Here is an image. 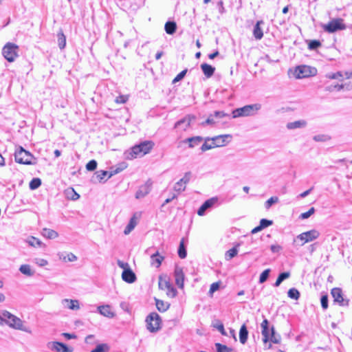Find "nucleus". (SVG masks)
Listing matches in <instances>:
<instances>
[{"label": "nucleus", "mask_w": 352, "mask_h": 352, "mask_svg": "<svg viewBox=\"0 0 352 352\" xmlns=\"http://www.w3.org/2000/svg\"><path fill=\"white\" fill-rule=\"evenodd\" d=\"M33 158V155L25 150L22 146H19L14 153L15 162L19 164L26 165L34 164L35 162H32Z\"/></svg>", "instance_id": "4"}, {"label": "nucleus", "mask_w": 352, "mask_h": 352, "mask_svg": "<svg viewBox=\"0 0 352 352\" xmlns=\"http://www.w3.org/2000/svg\"><path fill=\"white\" fill-rule=\"evenodd\" d=\"M41 185V180L40 178H38V177H35V178H33L30 184H29V187L31 190H36L37 189L38 187H40Z\"/></svg>", "instance_id": "40"}, {"label": "nucleus", "mask_w": 352, "mask_h": 352, "mask_svg": "<svg viewBox=\"0 0 352 352\" xmlns=\"http://www.w3.org/2000/svg\"><path fill=\"white\" fill-rule=\"evenodd\" d=\"M42 235L49 239H53L58 237V234L54 230L49 228H43L41 232Z\"/></svg>", "instance_id": "28"}, {"label": "nucleus", "mask_w": 352, "mask_h": 352, "mask_svg": "<svg viewBox=\"0 0 352 352\" xmlns=\"http://www.w3.org/2000/svg\"><path fill=\"white\" fill-rule=\"evenodd\" d=\"M263 21H258L254 26L253 35L256 40H261L263 36V32L260 25L263 24Z\"/></svg>", "instance_id": "24"}, {"label": "nucleus", "mask_w": 352, "mask_h": 352, "mask_svg": "<svg viewBox=\"0 0 352 352\" xmlns=\"http://www.w3.org/2000/svg\"><path fill=\"white\" fill-rule=\"evenodd\" d=\"M97 162L95 160H90L86 165L87 170L93 171L97 168Z\"/></svg>", "instance_id": "54"}, {"label": "nucleus", "mask_w": 352, "mask_h": 352, "mask_svg": "<svg viewBox=\"0 0 352 352\" xmlns=\"http://www.w3.org/2000/svg\"><path fill=\"white\" fill-rule=\"evenodd\" d=\"M261 333L263 336V341L264 343H267L270 340V336H271V330L270 328V323L267 319L265 318L261 324Z\"/></svg>", "instance_id": "14"}, {"label": "nucleus", "mask_w": 352, "mask_h": 352, "mask_svg": "<svg viewBox=\"0 0 352 352\" xmlns=\"http://www.w3.org/2000/svg\"><path fill=\"white\" fill-rule=\"evenodd\" d=\"M136 224H137V222L135 219V217H133L132 218H131L129 223L124 228V234H129L134 229Z\"/></svg>", "instance_id": "36"}, {"label": "nucleus", "mask_w": 352, "mask_h": 352, "mask_svg": "<svg viewBox=\"0 0 352 352\" xmlns=\"http://www.w3.org/2000/svg\"><path fill=\"white\" fill-rule=\"evenodd\" d=\"M307 125V122L305 120H299L294 122H288L286 127L289 130H294L296 129L305 128Z\"/></svg>", "instance_id": "21"}, {"label": "nucleus", "mask_w": 352, "mask_h": 352, "mask_svg": "<svg viewBox=\"0 0 352 352\" xmlns=\"http://www.w3.org/2000/svg\"><path fill=\"white\" fill-rule=\"evenodd\" d=\"M126 168V165L123 163L122 164H120L119 167L116 168L115 169H112L109 173V178L112 177L113 175L119 173L120 172L122 171L124 169Z\"/></svg>", "instance_id": "47"}, {"label": "nucleus", "mask_w": 352, "mask_h": 352, "mask_svg": "<svg viewBox=\"0 0 352 352\" xmlns=\"http://www.w3.org/2000/svg\"><path fill=\"white\" fill-rule=\"evenodd\" d=\"M323 29L329 33H333L338 30L346 29V25L343 23L342 19H336L331 20L329 23L324 25Z\"/></svg>", "instance_id": "8"}, {"label": "nucleus", "mask_w": 352, "mask_h": 352, "mask_svg": "<svg viewBox=\"0 0 352 352\" xmlns=\"http://www.w3.org/2000/svg\"><path fill=\"white\" fill-rule=\"evenodd\" d=\"M218 201H219V199L217 197H213L210 199H207L202 204V205L198 209L197 214L199 216L205 215V214L208 210L211 209L215 205H218Z\"/></svg>", "instance_id": "11"}, {"label": "nucleus", "mask_w": 352, "mask_h": 352, "mask_svg": "<svg viewBox=\"0 0 352 352\" xmlns=\"http://www.w3.org/2000/svg\"><path fill=\"white\" fill-rule=\"evenodd\" d=\"M261 109L260 103L245 105L232 111V118L254 116Z\"/></svg>", "instance_id": "2"}, {"label": "nucleus", "mask_w": 352, "mask_h": 352, "mask_svg": "<svg viewBox=\"0 0 352 352\" xmlns=\"http://www.w3.org/2000/svg\"><path fill=\"white\" fill-rule=\"evenodd\" d=\"M270 272V269H266L261 274L259 277L260 283H263L268 279Z\"/></svg>", "instance_id": "43"}, {"label": "nucleus", "mask_w": 352, "mask_h": 352, "mask_svg": "<svg viewBox=\"0 0 352 352\" xmlns=\"http://www.w3.org/2000/svg\"><path fill=\"white\" fill-rule=\"evenodd\" d=\"M155 305L157 309L160 312L166 311L170 307V304L168 302H165L163 300L155 299Z\"/></svg>", "instance_id": "33"}, {"label": "nucleus", "mask_w": 352, "mask_h": 352, "mask_svg": "<svg viewBox=\"0 0 352 352\" xmlns=\"http://www.w3.org/2000/svg\"><path fill=\"white\" fill-rule=\"evenodd\" d=\"M177 254L180 258H185L187 256L186 247L184 242V239H182L177 250Z\"/></svg>", "instance_id": "30"}, {"label": "nucleus", "mask_w": 352, "mask_h": 352, "mask_svg": "<svg viewBox=\"0 0 352 352\" xmlns=\"http://www.w3.org/2000/svg\"><path fill=\"white\" fill-rule=\"evenodd\" d=\"M342 77V74L340 72L336 73H329L326 74V78L329 79H338Z\"/></svg>", "instance_id": "57"}, {"label": "nucleus", "mask_w": 352, "mask_h": 352, "mask_svg": "<svg viewBox=\"0 0 352 352\" xmlns=\"http://www.w3.org/2000/svg\"><path fill=\"white\" fill-rule=\"evenodd\" d=\"M330 139L331 138L329 135L324 134H319L313 137V140L316 142H326Z\"/></svg>", "instance_id": "45"}, {"label": "nucleus", "mask_w": 352, "mask_h": 352, "mask_svg": "<svg viewBox=\"0 0 352 352\" xmlns=\"http://www.w3.org/2000/svg\"><path fill=\"white\" fill-rule=\"evenodd\" d=\"M67 197L72 200H77L79 199L80 195L74 190V188H71L67 190Z\"/></svg>", "instance_id": "42"}, {"label": "nucleus", "mask_w": 352, "mask_h": 352, "mask_svg": "<svg viewBox=\"0 0 352 352\" xmlns=\"http://www.w3.org/2000/svg\"><path fill=\"white\" fill-rule=\"evenodd\" d=\"M109 350V346L106 344H100L96 346L91 352H106Z\"/></svg>", "instance_id": "46"}, {"label": "nucleus", "mask_w": 352, "mask_h": 352, "mask_svg": "<svg viewBox=\"0 0 352 352\" xmlns=\"http://www.w3.org/2000/svg\"><path fill=\"white\" fill-rule=\"evenodd\" d=\"M18 46L14 43H8L2 50L4 58L9 62H13L18 56Z\"/></svg>", "instance_id": "7"}, {"label": "nucleus", "mask_w": 352, "mask_h": 352, "mask_svg": "<svg viewBox=\"0 0 352 352\" xmlns=\"http://www.w3.org/2000/svg\"><path fill=\"white\" fill-rule=\"evenodd\" d=\"M56 352H73V348L69 347L65 344L58 342Z\"/></svg>", "instance_id": "39"}, {"label": "nucleus", "mask_w": 352, "mask_h": 352, "mask_svg": "<svg viewBox=\"0 0 352 352\" xmlns=\"http://www.w3.org/2000/svg\"><path fill=\"white\" fill-rule=\"evenodd\" d=\"M63 304L65 307L72 310H78L80 309L78 300L64 299L63 300Z\"/></svg>", "instance_id": "23"}, {"label": "nucleus", "mask_w": 352, "mask_h": 352, "mask_svg": "<svg viewBox=\"0 0 352 352\" xmlns=\"http://www.w3.org/2000/svg\"><path fill=\"white\" fill-rule=\"evenodd\" d=\"M57 344H58V342H49L47 344V346L49 349H50L52 351H55L56 352L57 347H58Z\"/></svg>", "instance_id": "64"}, {"label": "nucleus", "mask_w": 352, "mask_h": 352, "mask_svg": "<svg viewBox=\"0 0 352 352\" xmlns=\"http://www.w3.org/2000/svg\"><path fill=\"white\" fill-rule=\"evenodd\" d=\"M320 303L324 310L327 309L329 306V300L327 294L322 295L320 298Z\"/></svg>", "instance_id": "51"}, {"label": "nucleus", "mask_w": 352, "mask_h": 352, "mask_svg": "<svg viewBox=\"0 0 352 352\" xmlns=\"http://www.w3.org/2000/svg\"><path fill=\"white\" fill-rule=\"evenodd\" d=\"M190 177H191V173L187 172L184 174V176L179 180L181 181V182H182L185 185H186L190 182Z\"/></svg>", "instance_id": "61"}, {"label": "nucleus", "mask_w": 352, "mask_h": 352, "mask_svg": "<svg viewBox=\"0 0 352 352\" xmlns=\"http://www.w3.org/2000/svg\"><path fill=\"white\" fill-rule=\"evenodd\" d=\"M207 141H209L207 140V138L205 139V142L201 145V150L202 152H205L208 150L212 149L213 148H215L213 142L211 144H208Z\"/></svg>", "instance_id": "52"}, {"label": "nucleus", "mask_w": 352, "mask_h": 352, "mask_svg": "<svg viewBox=\"0 0 352 352\" xmlns=\"http://www.w3.org/2000/svg\"><path fill=\"white\" fill-rule=\"evenodd\" d=\"M344 85L343 84H341V85H339V84H335V85H330L329 86H327L325 87V90L327 91H333L334 90H338V91H340L341 89H342L344 88Z\"/></svg>", "instance_id": "44"}, {"label": "nucleus", "mask_w": 352, "mask_h": 352, "mask_svg": "<svg viewBox=\"0 0 352 352\" xmlns=\"http://www.w3.org/2000/svg\"><path fill=\"white\" fill-rule=\"evenodd\" d=\"M201 69L204 74L207 78H210L214 74L215 71V68L214 67L207 63H202L201 65Z\"/></svg>", "instance_id": "26"}, {"label": "nucleus", "mask_w": 352, "mask_h": 352, "mask_svg": "<svg viewBox=\"0 0 352 352\" xmlns=\"http://www.w3.org/2000/svg\"><path fill=\"white\" fill-rule=\"evenodd\" d=\"M146 329L151 333H155L161 329V318L156 312L151 313L146 318Z\"/></svg>", "instance_id": "5"}, {"label": "nucleus", "mask_w": 352, "mask_h": 352, "mask_svg": "<svg viewBox=\"0 0 352 352\" xmlns=\"http://www.w3.org/2000/svg\"><path fill=\"white\" fill-rule=\"evenodd\" d=\"M122 280L128 283H133L136 280V275L129 267L124 269L122 273Z\"/></svg>", "instance_id": "16"}, {"label": "nucleus", "mask_w": 352, "mask_h": 352, "mask_svg": "<svg viewBox=\"0 0 352 352\" xmlns=\"http://www.w3.org/2000/svg\"><path fill=\"white\" fill-rule=\"evenodd\" d=\"M317 69L308 65H300L296 67L294 76L296 78H304L309 76H314L316 74Z\"/></svg>", "instance_id": "6"}, {"label": "nucleus", "mask_w": 352, "mask_h": 352, "mask_svg": "<svg viewBox=\"0 0 352 352\" xmlns=\"http://www.w3.org/2000/svg\"><path fill=\"white\" fill-rule=\"evenodd\" d=\"M164 259V257L163 256L160 255L158 252H156L155 253L153 254L151 256V265L158 268L161 265Z\"/></svg>", "instance_id": "25"}, {"label": "nucleus", "mask_w": 352, "mask_h": 352, "mask_svg": "<svg viewBox=\"0 0 352 352\" xmlns=\"http://www.w3.org/2000/svg\"><path fill=\"white\" fill-rule=\"evenodd\" d=\"M214 117L217 118H222L224 117H230V115L225 113L224 111H216L214 112V114H212Z\"/></svg>", "instance_id": "59"}, {"label": "nucleus", "mask_w": 352, "mask_h": 352, "mask_svg": "<svg viewBox=\"0 0 352 352\" xmlns=\"http://www.w3.org/2000/svg\"><path fill=\"white\" fill-rule=\"evenodd\" d=\"M220 287V283L216 282L213 283L210 287L209 293L213 294L214 292L217 291Z\"/></svg>", "instance_id": "62"}, {"label": "nucleus", "mask_w": 352, "mask_h": 352, "mask_svg": "<svg viewBox=\"0 0 352 352\" xmlns=\"http://www.w3.org/2000/svg\"><path fill=\"white\" fill-rule=\"evenodd\" d=\"M195 116L193 115H188L177 121L175 124V128H182V130L186 131L190 126L191 122L195 120Z\"/></svg>", "instance_id": "13"}, {"label": "nucleus", "mask_w": 352, "mask_h": 352, "mask_svg": "<svg viewBox=\"0 0 352 352\" xmlns=\"http://www.w3.org/2000/svg\"><path fill=\"white\" fill-rule=\"evenodd\" d=\"M151 190V184L146 182L141 186L135 193L136 199H141L147 195Z\"/></svg>", "instance_id": "19"}, {"label": "nucleus", "mask_w": 352, "mask_h": 352, "mask_svg": "<svg viewBox=\"0 0 352 352\" xmlns=\"http://www.w3.org/2000/svg\"><path fill=\"white\" fill-rule=\"evenodd\" d=\"M290 277V272H284L279 274L276 282L274 283V287H278L281 283L285 280V279Z\"/></svg>", "instance_id": "34"}, {"label": "nucleus", "mask_w": 352, "mask_h": 352, "mask_svg": "<svg viewBox=\"0 0 352 352\" xmlns=\"http://www.w3.org/2000/svg\"><path fill=\"white\" fill-rule=\"evenodd\" d=\"M29 243L30 245L32 246H34V247H36V246H41V241L40 240H38V239L32 236L30 241H29Z\"/></svg>", "instance_id": "60"}, {"label": "nucleus", "mask_w": 352, "mask_h": 352, "mask_svg": "<svg viewBox=\"0 0 352 352\" xmlns=\"http://www.w3.org/2000/svg\"><path fill=\"white\" fill-rule=\"evenodd\" d=\"M19 271L28 276H32L34 275V272L31 270L29 265H21L19 267Z\"/></svg>", "instance_id": "37"}, {"label": "nucleus", "mask_w": 352, "mask_h": 352, "mask_svg": "<svg viewBox=\"0 0 352 352\" xmlns=\"http://www.w3.org/2000/svg\"><path fill=\"white\" fill-rule=\"evenodd\" d=\"M173 189L175 191L180 192L186 189V185L179 180L174 186Z\"/></svg>", "instance_id": "50"}, {"label": "nucleus", "mask_w": 352, "mask_h": 352, "mask_svg": "<svg viewBox=\"0 0 352 352\" xmlns=\"http://www.w3.org/2000/svg\"><path fill=\"white\" fill-rule=\"evenodd\" d=\"M63 260L65 261L73 262L77 260V256L74 255L73 253H69L67 255V256H65L63 258Z\"/></svg>", "instance_id": "63"}, {"label": "nucleus", "mask_w": 352, "mask_h": 352, "mask_svg": "<svg viewBox=\"0 0 352 352\" xmlns=\"http://www.w3.org/2000/svg\"><path fill=\"white\" fill-rule=\"evenodd\" d=\"M187 69H184L183 71H182L181 72H179L175 77V78L173 80V83L175 84L179 81H180L181 80H182L184 76H186V73H187Z\"/></svg>", "instance_id": "53"}, {"label": "nucleus", "mask_w": 352, "mask_h": 352, "mask_svg": "<svg viewBox=\"0 0 352 352\" xmlns=\"http://www.w3.org/2000/svg\"><path fill=\"white\" fill-rule=\"evenodd\" d=\"M314 212H315V208L314 207H312L307 212L301 213L300 215V219H307L311 215H312Z\"/></svg>", "instance_id": "56"}, {"label": "nucleus", "mask_w": 352, "mask_h": 352, "mask_svg": "<svg viewBox=\"0 0 352 352\" xmlns=\"http://www.w3.org/2000/svg\"><path fill=\"white\" fill-rule=\"evenodd\" d=\"M331 296L333 298L334 302L338 304L340 306L347 307L349 306V299L344 298L342 290L339 287H334L331 292Z\"/></svg>", "instance_id": "10"}, {"label": "nucleus", "mask_w": 352, "mask_h": 352, "mask_svg": "<svg viewBox=\"0 0 352 352\" xmlns=\"http://www.w3.org/2000/svg\"><path fill=\"white\" fill-rule=\"evenodd\" d=\"M57 41L59 48L63 50L66 46V36L62 30H60L57 34Z\"/></svg>", "instance_id": "31"}, {"label": "nucleus", "mask_w": 352, "mask_h": 352, "mask_svg": "<svg viewBox=\"0 0 352 352\" xmlns=\"http://www.w3.org/2000/svg\"><path fill=\"white\" fill-rule=\"evenodd\" d=\"M174 276L175 279V283L179 288L184 287V274L182 268L176 267L174 271Z\"/></svg>", "instance_id": "15"}, {"label": "nucleus", "mask_w": 352, "mask_h": 352, "mask_svg": "<svg viewBox=\"0 0 352 352\" xmlns=\"http://www.w3.org/2000/svg\"><path fill=\"white\" fill-rule=\"evenodd\" d=\"M240 246V243H237L234 247L228 250L225 254V258L227 261H230L236 256L238 254V247Z\"/></svg>", "instance_id": "32"}, {"label": "nucleus", "mask_w": 352, "mask_h": 352, "mask_svg": "<svg viewBox=\"0 0 352 352\" xmlns=\"http://www.w3.org/2000/svg\"><path fill=\"white\" fill-rule=\"evenodd\" d=\"M273 224V221L269 220L267 219H262L260 221L259 225L261 228L263 230L265 228H267Z\"/></svg>", "instance_id": "55"}, {"label": "nucleus", "mask_w": 352, "mask_h": 352, "mask_svg": "<svg viewBox=\"0 0 352 352\" xmlns=\"http://www.w3.org/2000/svg\"><path fill=\"white\" fill-rule=\"evenodd\" d=\"M248 338V331L246 325L243 324L239 330V340L241 344H245L247 342Z\"/></svg>", "instance_id": "27"}, {"label": "nucleus", "mask_w": 352, "mask_h": 352, "mask_svg": "<svg viewBox=\"0 0 352 352\" xmlns=\"http://www.w3.org/2000/svg\"><path fill=\"white\" fill-rule=\"evenodd\" d=\"M3 322L15 329L22 330L26 332H30L25 328H23V321L18 317L12 314L8 311H3L1 312Z\"/></svg>", "instance_id": "3"}, {"label": "nucleus", "mask_w": 352, "mask_h": 352, "mask_svg": "<svg viewBox=\"0 0 352 352\" xmlns=\"http://www.w3.org/2000/svg\"><path fill=\"white\" fill-rule=\"evenodd\" d=\"M98 310L101 315L109 318H112L115 316L111 310V307L108 305L99 306Z\"/></svg>", "instance_id": "22"}, {"label": "nucleus", "mask_w": 352, "mask_h": 352, "mask_svg": "<svg viewBox=\"0 0 352 352\" xmlns=\"http://www.w3.org/2000/svg\"><path fill=\"white\" fill-rule=\"evenodd\" d=\"M159 287L162 289H166V294L168 297L174 298L177 294V291L173 285L168 280H162L161 278L159 280Z\"/></svg>", "instance_id": "12"}, {"label": "nucleus", "mask_w": 352, "mask_h": 352, "mask_svg": "<svg viewBox=\"0 0 352 352\" xmlns=\"http://www.w3.org/2000/svg\"><path fill=\"white\" fill-rule=\"evenodd\" d=\"M231 138L232 136L230 135H220L212 138H207V140L213 142L215 147H219L223 146L226 142V139Z\"/></svg>", "instance_id": "17"}, {"label": "nucleus", "mask_w": 352, "mask_h": 352, "mask_svg": "<svg viewBox=\"0 0 352 352\" xmlns=\"http://www.w3.org/2000/svg\"><path fill=\"white\" fill-rule=\"evenodd\" d=\"M154 146V143L150 140H145L135 144L130 150L124 153L126 160H133L138 157H142L148 153Z\"/></svg>", "instance_id": "1"}, {"label": "nucleus", "mask_w": 352, "mask_h": 352, "mask_svg": "<svg viewBox=\"0 0 352 352\" xmlns=\"http://www.w3.org/2000/svg\"><path fill=\"white\" fill-rule=\"evenodd\" d=\"M215 348L217 352H236L234 349L221 343H215Z\"/></svg>", "instance_id": "35"}, {"label": "nucleus", "mask_w": 352, "mask_h": 352, "mask_svg": "<svg viewBox=\"0 0 352 352\" xmlns=\"http://www.w3.org/2000/svg\"><path fill=\"white\" fill-rule=\"evenodd\" d=\"M321 46V43L318 40H311L309 41L308 44V47L311 50H314L318 49Z\"/></svg>", "instance_id": "48"}, {"label": "nucleus", "mask_w": 352, "mask_h": 352, "mask_svg": "<svg viewBox=\"0 0 352 352\" xmlns=\"http://www.w3.org/2000/svg\"><path fill=\"white\" fill-rule=\"evenodd\" d=\"M287 295L289 298L294 300H298L300 296L299 291L294 287L289 289Z\"/></svg>", "instance_id": "41"}, {"label": "nucleus", "mask_w": 352, "mask_h": 352, "mask_svg": "<svg viewBox=\"0 0 352 352\" xmlns=\"http://www.w3.org/2000/svg\"><path fill=\"white\" fill-rule=\"evenodd\" d=\"M320 233L316 230H311L307 232H302L296 236L294 239V242L296 240H300L302 241L300 245H303L305 243L311 242L318 238Z\"/></svg>", "instance_id": "9"}, {"label": "nucleus", "mask_w": 352, "mask_h": 352, "mask_svg": "<svg viewBox=\"0 0 352 352\" xmlns=\"http://www.w3.org/2000/svg\"><path fill=\"white\" fill-rule=\"evenodd\" d=\"M203 140V138L201 136H194L192 138H186L182 142L184 144H188V148H192L196 146L199 145L202 142Z\"/></svg>", "instance_id": "20"}, {"label": "nucleus", "mask_w": 352, "mask_h": 352, "mask_svg": "<svg viewBox=\"0 0 352 352\" xmlns=\"http://www.w3.org/2000/svg\"><path fill=\"white\" fill-rule=\"evenodd\" d=\"M271 336H270V342L274 344H278L280 342V336L279 335L276 336L275 329L274 326L270 327Z\"/></svg>", "instance_id": "38"}, {"label": "nucleus", "mask_w": 352, "mask_h": 352, "mask_svg": "<svg viewBox=\"0 0 352 352\" xmlns=\"http://www.w3.org/2000/svg\"><path fill=\"white\" fill-rule=\"evenodd\" d=\"M110 172L107 170H98L94 173V175L91 178V182L93 183H104L107 181V179H104V177L107 175H109Z\"/></svg>", "instance_id": "18"}, {"label": "nucleus", "mask_w": 352, "mask_h": 352, "mask_svg": "<svg viewBox=\"0 0 352 352\" xmlns=\"http://www.w3.org/2000/svg\"><path fill=\"white\" fill-rule=\"evenodd\" d=\"M278 201L277 197H272L265 202V207L266 209H269L273 204Z\"/></svg>", "instance_id": "49"}, {"label": "nucleus", "mask_w": 352, "mask_h": 352, "mask_svg": "<svg viewBox=\"0 0 352 352\" xmlns=\"http://www.w3.org/2000/svg\"><path fill=\"white\" fill-rule=\"evenodd\" d=\"M214 327H215L217 329H218V331L223 336H226V332L224 329V326H223V323H221V322H218V323L217 324L214 325Z\"/></svg>", "instance_id": "58"}, {"label": "nucleus", "mask_w": 352, "mask_h": 352, "mask_svg": "<svg viewBox=\"0 0 352 352\" xmlns=\"http://www.w3.org/2000/svg\"><path fill=\"white\" fill-rule=\"evenodd\" d=\"M164 30L168 34H173L177 30V24L175 21H167L164 25Z\"/></svg>", "instance_id": "29"}]
</instances>
